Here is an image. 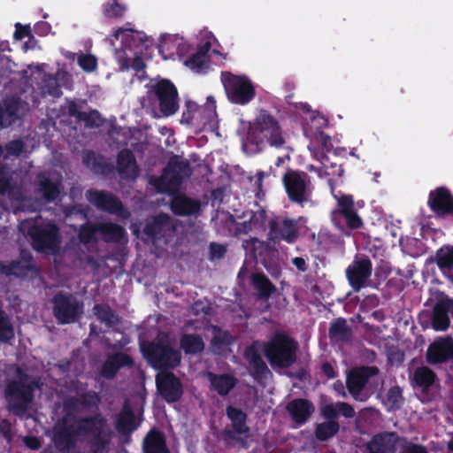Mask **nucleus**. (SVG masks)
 I'll use <instances>...</instances> for the list:
<instances>
[{"instance_id": "21", "label": "nucleus", "mask_w": 453, "mask_h": 453, "mask_svg": "<svg viewBox=\"0 0 453 453\" xmlns=\"http://www.w3.org/2000/svg\"><path fill=\"white\" fill-rule=\"evenodd\" d=\"M174 230L170 217L165 214L158 215L150 219L144 227V233L150 237H158Z\"/></svg>"}, {"instance_id": "52", "label": "nucleus", "mask_w": 453, "mask_h": 453, "mask_svg": "<svg viewBox=\"0 0 453 453\" xmlns=\"http://www.w3.org/2000/svg\"><path fill=\"white\" fill-rule=\"evenodd\" d=\"M10 155L19 156L23 151V144L20 141H12L7 145Z\"/></svg>"}, {"instance_id": "57", "label": "nucleus", "mask_w": 453, "mask_h": 453, "mask_svg": "<svg viewBox=\"0 0 453 453\" xmlns=\"http://www.w3.org/2000/svg\"><path fill=\"white\" fill-rule=\"evenodd\" d=\"M132 67L135 70V71H142L144 67H145V64H144V61H143V58L142 57H135L133 63H132Z\"/></svg>"}, {"instance_id": "8", "label": "nucleus", "mask_w": 453, "mask_h": 453, "mask_svg": "<svg viewBox=\"0 0 453 453\" xmlns=\"http://www.w3.org/2000/svg\"><path fill=\"white\" fill-rule=\"evenodd\" d=\"M142 349L156 368L175 367L180 361V351L161 340L159 343L150 344L147 349L142 347Z\"/></svg>"}, {"instance_id": "37", "label": "nucleus", "mask_w": 453, "mask_h": 453, "mask_svg": "<svg viewBox=\"0 0 453 453\" xmlns=\"http://www.w3.org/2000/svg\"><path fill=\"white\" fill-rule=\"evenodd\" d=\"M436 263L442 270H450L453 267V247L446 246L440 249L436 254Z\"/></svg>"}, {"instance_id": "63", "label": "nucleus", "mask_w": 453, "mask_h": 453, "mask_svg": "<svg viewBox=\"0 0 453 453\" xmlns=\"http://www.w3.org/2000/svg\"><path fill=\"white\" fill-rule=\"evenodd\" d=\"M47 92L53 96H59L61 94L58 87L49 88Z\"/></svg>"}, {"instance_id": "43", "label": "nucleus", "mask_w": 453, "mask_h": 453, "mask_svg": "<svg viewBox=\"0 0 453 453\" xmlns=\"http://www.w3.org/2000/svg\"><path fill=\"white\" fill-rule=\"evenodd\" d=\"M330 335L336 340L346 339L349 335L346 321L338 319L334 322L330 328Z\"/></svg>"}, {"instance_id": "48", "label": "nucleus", "mask_w": 453, "mask_h": 453, "mask_svg": "<svg viewBox=\"0 0 453 453\" xmlns=\"http://www.w3.org/2000/svg\"><path fill=\"white\" fill-rule=\"evenodd\" d=\"M79 119L84 121L89 127L99 126L102 123L100 114L95 111L89 113H79Z\"/></svg>"}, {"instance_id": "34", "label": "nucleus", "mask_w": 453, "mask_h": 453, "mask_svg": "<svg viewBox=\"0 0 453 453\" xmlns=\"http://www.w3.org/2000/svg\"><path fill=\"white\" fill-rule=\"evenodd\" d=\"M412 380L416 385L426 388L434 382L435 374L428 367L422 366L416 369Z\"/></svg>"}, {"instance_id": "39", "label": "nucleus", "mask_w": 453, "mask_h": 453, "mask_svg": "<svg viewBox=\"0 0 453 453\" xmlns=\"http://www.w3.org/2000/svg\"><path fill=\"white\" fill-rule=\"evenodd\" d=\"M252 282L255 288L259 291L263 296H269L274 290V287L270 280L263 274H254L252 277Z\"/></svg>"}, {"instance_id": "30", "label": "nucleus", "mask_w": 453, "mask_h": 453, "mask_svg": "<svg viewBox=\"0 0 453 453\" xmlns=\"http://www.w3.org/2000/svg\"><path fill=\"white\" fill-rule=\"evenodd\" d=\"M211 386L219 395H226L235 385V380L229 375L209 374Z\"/></svg>"}, {"instance_id": "29", "label": "nucleus", "mask_w": 453, "mask_h": 453, "mask_svg": "<svg viewBox=\"0 0 453 453\" xmlns=\"http://www.w3.org/2000/svg\"><path fill=\"white\" fill-rule=\"evenodd\" d=\"M145 453H169L162 434L150 432L144 441Z\"/></svg>"}, {"instance_id": "36", "label": "nucleus", "mask_w": 453, "mask_h": 453, "mask_svg": "<svg viewBox=\"0 0 453 453\" xmlns=\"http://www.w3.org/2000/svg\"><path fill=\"white\" fill-rule=\"evenodd\" d=\"M273 229L276 234H279L282 239L288 242H293L296 237V228L295 223L291 220H283L277 226L273 225Z\"/></svg>"}, {"instance_id": "27", "label": "nucleus", "mask_w": 453, "mask_h": 453, "mask_svg": "<svg viewBox=\"0 0 453 453\" xmlns=\"http://www.w3.org/2000/svg\"><path fill=\"white\" fill-rule=\"evenodd\" d=\"M129 365H131V360L127 355H114L105 361L102 369V375L105 378H112L120 366Z\"/></svg>"}, {"instance_id": "19", "label": "nucleus", "mask_w": 453, "mask_h": 453, "mask_svg": "<svg viewBox=\"0 0 453 453\" xmlns=\"http://www.w3.org/2000/svg\"><path fill=\"white\" fill-rule=\"evenodd\" d=\"M429 205L433 211L438 213H451L453 212V198L443 188H437L435 191L430 193Z\"/></svg>"}, {"instance_id": "58", "label": "nucleus", "mask_w": 453, "mask_h": 453, "mask_svg": "<svg viewBox=\"0 0 453 453\" xmlns=\"http://www.w3.org/2000/svg\"><path fill=\"white\" fill-rule=\"evenodd\" d=\"M292 262L299 271H306V262L303 257H295Z\"/></svg>"}, {"instance_id": "55", "label": "nucleus", "mask_w": 453, "mask_h": 453, "mask_svg": "<svg viewBox=\"0 0 453 453\" xmlns=\"http://www.w3.org/2000/svg\"><path fill=\"white\" fill-rule=\"evenodd\" d=\"M226 252L224 246L213 243L211 245V255L212 258H220Z\"/></svg>"}, {"instance_id": "41", "label": "nucleus", "mask_w": 453, "mask_h": 453, "mask_svg": "<svg viewBox=\"0 0 453 453\" xmlns=\"http://www.w3.org/2000/svg\"><path fill=\"white\" fill-rule=\"evenodd\" d=\"M40 186L42 191L43 192L44 197L48 201L55 200L60 193L58 184L53 183L46 178H42L40 180Z\"/></svg>"}, {"instance_id": "38", "label": "nucleus", "mask_w": 453, "mask_h": 453, "mask_svg": "<svg viewBox=\"0 0 453 453\" xmlns=\"http://www.w3.org/2000/svg\"><path fill=\"white\" fill-rule=\"evenodd\" d=\"M339 430V424L333 420H328L318 425L316 436L319 440L326 441L334 436Z\"/></svg>"}, {"instance_id": "16", "label": "nucleus", "mask_w": 453, "mask_h": 453, "mask_svg": "<svg viewBox=\"0 0 453 453\" xmlns=\"http://www.w3.org/2000/svg\"><path fill=\"white\" fill-rule=\"evenodd\" d=\"M100 234L106 240H118L124 234V230L113 224H100L97 226L86 225L80 231V239L83 242H89L96 234Z\"/></svg>"}, {"instance_id": "47", "label": "nucleus", "mask_w": 453, "mask_h": 453, "mask_svg": "<svg viewBox=\"0 0 453 453\" xmlns=\"http://www.w3.org/2000/svg\"><path fill=\"white\" fill-rule=\"evenodd\" d=\"M320 411L322 415L328 419L335 418L338 417V403L324 402L320 405Z\"/></svg>"}, {"instance_id": "13", "label": "nucleus", "mask_w": 453, "mask_h": 453, "mask_svg": "<svg viewBox=\"0 0 453 453\" xmlns=\"http://www.w3.org/2000/svg\"><path fill=\"white\" fill-rule=\"evenodd\" d=\"M372 274V263L369 259L355 260L346 270L349 285L356 291L367 285Z\"/></svg>"}, {"instance_id": "10", "label": "nucleus", "mask_w": 453, "mask_h": 453, "mask_svg": "<svg viewBox=\"0 0 453 453\" xmlns=\"http://www.w3.org/2000/svg\"><path fill=\"white\" fill-rule=\"evenodd\" d=\"M29 234L34 248L38 250L54 252L59 244L58 228L50 223L34 226Z\"/></svg>"}, {"instance_id": "53", "label": "nucleus", "mask_w": 453, "mask_h": 453, "mask_svg": "<svg viewBox=\"0 0 453 453\" xmlns=\"http://www.w3.org/2000/svg\"><path fill=\"white\" fill-rule=\"evenodd\" d=\"M339 413H341L342 416L346 418H352L355 414V411L349 404L342 402H338V414Z\"/></svg>"}, {"instance_id": "3", "label": "nucleus", "mask_w": 453, "mask_h": 453, "mask_svg": "<svg viewBox=\"0 0 453 453\" xmlns=\"http://www.w3.org/2000/svg\"><path fill=\"white\" fill-rule=\"evenodd\" d=\"M297 343L291 338L283 335H274L264 345V353L273 366L286 368L296 361Z\"/></svg>"}, {"instance_id": "24", "label": "nucleus", "mask_w": 453, "mask_h": 453, "mask_svg": "<svg viewBox=\"0 0 453 453\" xmlns=\"http://www.w3.org/2000/svg\"><path fill=\"white\" fill-rule=\"evenodd\" d=\"M118 169L123 178L134 179L138 171L135 160L129 150H122L118 157Z\"/></svg>"}, {"instance_id": "14", "label": "nucleus", "mask_w": 453, "mask_h": 453, "mask_svg": "<svg viewBox=\"0 0 453 453\" xmlns=\"http://www.w3.org/2000/svg\"><path fill=\"white\" fill-rule=\"evenodd\" d=\"M157 389L167 402H175L182 395L180 380L170 372L162 371L156 377Z\"/></svg>"}, {"instance_id": "28", "label": "nucleus", "mask_w": 453, "mask_h": 453, "mask_svg": "<svg viewBox=\"0 0 453 453\" xmlns=\"http://www.w3.org/2000/svg\"><path fill=\"white\" fill-rule=\"evenodd\" d=\"M207 332L211 337V341L214 352L219 353L224 347H226L233 341L232 336L226 331L214 326H209Z\"/></svg>"}, {"instance_id": "2", "label": "nucleus", "mask_w": 453, "mask_h": 453, "mask_svg": "<svg viewBox=\"0 0 453 453\" xmlns=\"http://www.w3.org/2000/svg\"><path fill=\"white\" fill-rule=\"evenodd\" d=\"M75 436L88 440L93 453H104L110 440L109 429L100 418L78 421L73 431Z\"/></svg>"}, {"instance_id": "5", "label": "nucleus", "mask_w": 453, "mask_h": 453, "mask_svg": "<svg viewBox=\"0 0 453 453\" xmlns=\"http://www.w3.org/2000/svg\"><path fill=\"white\" fill-rule=\"evenodd\" d=\"M251 134L257 142H267L275 147H280L284 143L278 123L265 112H261L257 117Z\"/></svg>"}, {"instance_id": "6", "label": "nucleus", "mask_w": 453, "mask_h": 453, "mask_svg": "<svg viewBox=\"0 0 453 453\" xmlns=\"http://www.w3.org/2000/svg\"><path fill=\"white\" fill-rule=\"evenodd\" d=\"M224 87L227 98L234 104H246L255 96V89L245 76L226 74Z\"/></svg>"}, {"instance_id": "50", "label": "nucleus", "mask_w": 453, "mask_h": 453, "mask_svg": "<svg viewBox=\"0 0 453 453\" xmlns=\"http://www.w3.org/2000/svg\"><path fill=\"white\" fill-rule=\"evenodd\" d=\"M133 420L132 414L129 411H124L119 418L118 426L123 430L131 428V423Z\"/></svg>"}, {"instance_id": "11", "label": "nucleus", "mask_w": 453, "mask_h": 453, "mask_svg": "<svg viewBox=\"0 0 453 453\" xmlns=\"http://www.w3.org/2000/svg\"><path fill=\"white\" fill-rule=\"evenodd\" d=\"M289 198L298 203L307 202L310 196L309 181L306 175L296 172H288L283 178Z\"/></svg>"}, {"instance_id": "45", "label": "nucleus", "mask_w": 453, "mask_h": 453, "mask_svg": "<svg viewBox=\"0 0 453 453\" xmlns=\"http://www.w3.org/2000/svg\"><path fill=\"white\" fill-rule=\"evenodd\" d=\"M402 400V391L400 388L393 387L388 390L385 403L388 408L395 409L400 406Z\"/></svg>"}, {"instance_id": "54", "label": "nucleus", "mask_w": 453, "mask_h": 453, "mask_svg": "<svg viewBox=\"0 0 453 453\" xmlns=\"http://www.w3.org/2000/svg\"><path fill=\"white\" fill-rule=\"evenodd\" d=\"M10 174L5 170L0 171V191L5 192L10 187Z\"/></svg>"}, {"instance_id": "15", "label": "nucleus", "mask_w": 453, "mask_h": 453, "mask_svg": "<svg viewBox=\"0 0 453 453\" xmlns=\"http://www.w3.org/2000/svg\"><path fill=\"white\" fill-rule=\"evenodd\" d=\"M88 200L97 208L115 213L121 218H127L128 211L122 208L120 202L110 194L90 190L87 192Z\"/></svg>"}, {"instance_id": "49", "label": "nucleus", "mask_w": 453, "mask_h": 453, "mask_svg": "<svg viewBox=\"0 0 453 453\" xmlns=\"http://www.w3.org/2000/svg\"><path fill=\"white\" fill-rule=\"evenodd\" d=\"M12 336V329L4 318V314L0 311V340H6Z\"/></svg>"}, {"instance_id": "46", "label": "nucleus", "mask_w": 453, "mask_h": 453, "mask_svg": "<svg viewBox=\"0 0 453 453\" xmlns=\"http://www.w3.org/2000/svg\"><path fill=\"white\" fill-rule=\"evenodd\" d=\"M116 40H121L122 42H127L129 38L132 40L138 39L142 40L143 37V35L140 32L134 31L132 29H125L122 27H119L115 30L113 35Z\"/></svg>"}, {"instance_id": "61", "label": "nucleus", "mask_w": 453, "mask_h": 453, "mask_svg": "<svg viewBox=\"0 0 453 453\" xmlns=\"http://www.w3.org/2000/svg\"><path fill=\"white\" fill-rule=\"evenodd\" d=\"M68 112L70 115L75 116L79 119V113H81V112L76 110V106L73 103L69 104Z\"/></svg>"}, {"instance_id": "42", "label": "nucleus", "mask_w": 453, "mask_h": 453, "mask_svg": "<svg viewBox=\"0 0 453 453\" xmlns=\"http://www.w3.org/2000/svg\"><path fill=\"white\" fill-rule=\"evenodd\" d=\"M209 49V45H206V49L201 50L191 58L185 61V65L195 72H199L205 65V53Z\"/></svg>"}, {"instance_id": "33", "label": "nucleus", "mask_w": 453, "mask_h": 453, "mask_svg": "<svg viewBox=\"0 0 453 453\" xmlns=\"http://www.w3.org/2000/svg\"><path fill=\"white\" fill-rule=\"evenodd\" d=\"M180 346L186 353L196 354L202 351L204 344L201 337L195 334H185L180 341Z\"/></svg>"}, {"instance_id": "64", "label": "nucleus", "mask_w": 453, "mask_h": 453, "mask_svg": "<svg viewBox=\"0 0 453 453\" xmlns=\"http://www.w3.org/2000/svg\"><path fill=\"white\" fill-rule=\"evenodd\" d=\"M445 299H446V302H449V311H450L453 316V299H450L448 297H445Z\"/></svg>"}, {"instance_id": "62", "label": "nucleus", "mask_w": 453, "mask_h": 453, "mask_svg": "<svg viewBox=\"0 0 453 453\" xmlns=\"http://www.w3.org/2000/svg\"><path fill=\"white\" fill-rule=\"evenodd\" d=\"M323 369H324L325 373L329 378H333L334 376L333 368H332V366L330 365H327V364L324 365Z\"/></svg>"}, {"instance_id": "56", "label": "nucleus", "mask_w": 453, "mask_h": 453, "mask_svg": "<svg viewBox=\"0 0 453 453\" xmlns=\"http://www.w3.org/2000/svg\"><path fill=\"white\" fill-rule=\"evenodd\" d=\"M28 34H29V29L27 27H23L20 24H16V31L14 34L15 39L21 40Z\"/></svg>"}, {"instance_id": "23", "label": "nucleus", "mask_w": 453, "mask_h": 453, "mask_svg": "<svg viewBox=\"0 0 453 453\" xmlns=\"http://www.w3.org/2000/svg\"><path fill=\"white\" fill-rule=\"evenodd\" d=\"M293 419L299 424L304 423L314 411L313 405L306 400L296 399L287 406Z\"/></svg>"}, {"instance_id": "7", "label": "nucleus", "mask_w": 453, "mask_h": 453, "mask_svg": "<svg viewBox=\"0 0 453 453\" xmlns=\"http://www.w3.org/2000/svg\"><path fill=\"white\" fill-rule=\"evenodd\" d=\"M188 175V165L177 158H173L169 161L161 178L157 180V188L160 192L173 193L178 189L183 178Z\"/></svg>"}, {"instance_id": "20", "label": "nucleus", "mask_w": 453, "mask_h": 453, "mask_svg": "<svg viewBox=\"0 0 453 453\" xmlns=\"http://www.w3.org/2000/svg\"><path fill=\"white\" fill-rule=\"evenodd\" d=\"M397 436L394 433H385L374 436L368 444L369 453H393L397 444Z\"/></svg>"}, {"instance_id": "1", "label": "nucleus", "mask_w": 453, "mask_h": 453, "mask_svg": "<svg viewBox=\"0 0 453 453\" xmlns=\"http://www.w3.org/2000/svg\"><path fill=\"white\" fill-rule=\"evenodd\" d=\"M142 105L153 112L158 105L163 115H172L179 107L177 89L170 81H160L151 85L147 97L142 101Z\"/></svg>"}, {"instance_id": "32", "label": "nucleus", "mask_w": 453, "mask_h": 453, "mask_svg": "<svg viewBox=\"0 0 453 453\" xmlns=\"http://www.w3.org/2000/svg\"><path fill=\"white\" fill-rule=\"evenodd\" d=\"M204 126L213 128L217 125L216 102L212 96H208L205 104L198 112Z\"/></svg>"}, {"instance_id": "4", "label": "nucleus", "mask_w": 453, "mask_h": 453, "mask_svg": "<svg viewBox=\"0 0 453 453\" xmlns=\"http://www.w3.org/2000/svg\"><path fill=\"white\" fill-rule=\"evenodd\" d=\"M32 382L27 376L18 372V380L11 382L6 388V397L12 411L17 414L25 412L32 400Z\"/></svg>"}, {"instance_id": "22", "label": "nucleus", "mask_w": 453, "mask_h": 453, "mask_svg": "<svg viewBox=\"0 0 453 453\" xmlns=\"http://www.w3.org/2000/svg\"><path fill=\"white\" fill-rule=\"evenodd\" d=\"M340 211L344 215L349 226L357 228L361 226L362 220L354 210V202L350 196H335Z\"/></svg>"}, {"instance_id": "17", "label": "nucleus", "mask_w": 453, "mask_h": 453, "mask_svg": "<svg viewBox=\"0 0 453 453\" xmlns=\"http://www.w3.org/2000/svg\"><path fill=\"white\" fill-rule=\"evenodd\" d=\"M428 363L432 365L446 362L453 358V339L440 338L432 343L426 351Z\"/></svg>"}, {"instance_id": "35", "label": "nucleus", "mask_w": 453, "mask_h": 453, "mask_svg": "<svg viewBox=\"0 0 453 453\" xmlns=\"http://www.w3.org/2000/svg\"><path fill=\"white\" fill-rule=\"evenodd\" d=\"M260 345L256 343L250 346L245 350V357L249 361L250 365L259 373L266 369V365L257 353Z\"/></svg>"}, {"instance_id": "9", "label": "nucleus", "mask_w": 453, "mask_h": 453, "mask_svg": "<svg viewBox=\"0 0 453 453\" xmlns=\"http://www.w3.org/2000/svg\"><path fill=\"white\" fill-rule=\"evenodd\" d=\"M54 315L62 324L74 322L82 313V304L71 296L58 294L53 299Z\"/></svg>"}, {"instance_id": "60", "label": "nucleus", "mask_w": 453, "mask_h": 453, "mask_svg": "<svg viewBox=\"0 0 453 453\" xmlns=\"http://www.w3.org/2000/svg\"><path fill=\"white\" fill-rule=\"evenodd\" d=\"M405 453H427V451L424 447L411 445L406 449Z\"/></svg>"}, {"instance_id": "18", "label": "nucleus", "mask_w": 453, "mask_h": 453, "mask_svg": "<svg viewBox=\"0 0 453 453\" xmlns=\"http://www.w3.org/2000/svg\"><path fill=\"white\" fill-rule=\"evenodd\" d=\"M449 302H446L445 297L440 298L433 308L431 316V326L435 331H446L449 325L450 320L448 315Z\"/></svg>"}, {"instance_id": "44", "label": "nucleus", "mask_w": 453, "mask_h": 453, "mask_svg": "<svg viewBox=\"0 0 453 453\" xmlns=\"http://www.w3.org/2000/svg\"><path fill=\"white\" fill-rule=\"evenodd\" d=\"M78 65L85 72H93L96 69L97 59L91 54H80L77 58Z\"/></svg>"}, {"instance_id": "59", "label": "nucleus", "mask_w": 453, "mask_h": 453, "mask_svg": "<svg viewBox=\"0 0 453 453\" xmlns=\"http://www.w3.org/2000/svg\"><path fill=\"white\" fill-rule=\"evenodd\" d=\"M26 445L29 447L30 449H35L40 447L39 441L35 437H27L24 440Z\"/></svg>"}, {"instance_id": "26", "label": "nucleus", "mask_w": 453, "mask_h": 453, "mask_svg": "<svg viewBox=\"0 0 453 453\" xmlns=\"http://www.w3.org/2000/svg\"><path fill=\"white\" fill-rule=\"evenodd\" d=\"M173 211L180 216L195 214L199 210V203L186 196H177L172 202Z\"/></svg>"}, {"instance_id": "12", "label": "nucleus", "mask_w": 453, "mask_h": 453, "mask_svg": "<svg viewBox=\"0 0 453 453\" xmlns=\"http://www.w3.org/2000/svg\"><path fill=\"white\" fill-rule=\"evenodd\" d=\"M378 372L376 367L372 366L354 369L349 373L347 387L355 399L364 400V398L359 396L360 392L366 383H369L370 380H373L377 377Z\"/></svg>"}, {"instance_id": "40", "label": "nucleus", "mask_w": 453, "mask_h": 453, "mask_svg": "<svg viewBox=\"0 0 453 453\" xmlns=\"http://www.w3.org/2000/svg\"><path fill=\"white\" fill-rule=\"evenodd\" d=\"M94 311L98 319H100L102 322H104L106 325H115L119 321L118 317L108 306L96 305L94 307Z\"/></svg>"}, {"instance_id": "51", "label": "nucleus", "mask_w": 453, "mask_h": 453, "mask_svg": "<svg viewBox=\"0 0 453 453\" xmlns=\"http://www.w3.org/2000/svg\"><path fill=\"white\" fill-rule=\"evenodd\" d=\"M124 12L125 7L117 3L112 4L105 10L107 16L109 17H120L123 15Z\"/></svg>"}, {"instance_id": "25", "label": "nucleus", "mask_w": 453, "mask_h": 453, "mask_svg": "<svg viewBox=\"0 0 453 453\" xmlns=\"http://www.w3.org/2000/svg\"><path fill=\"white\" fill-rule=\"evenodd\" d=\"M27 111V104L17 100H12L10 104H7L6 110L4 111H0V127H6L11 125L15 118L23 115Z\"/></svg>"}, {"instance_id": "31", "label": "nucleus", "mask_w": 453, "mask_h": 453, "mask_svg": "<svg viewBox=\"0 0 453 453\" xmlns=\"http://www.w3.org/2000/svg\"><path fill=\"white\" fill-rule=\"evenodd\" d=\"M226 414L232 421L234 431L240 436H247L249 428L245 425V414L234 407H228Z\"/></svg>"}]
</instances>
